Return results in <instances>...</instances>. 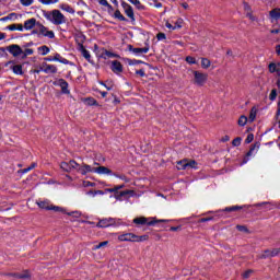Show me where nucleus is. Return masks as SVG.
<instances>
[{"label":"nucleus","mask_w":280,"mask_h":280,"mask_svg":"<svg viewBox=\"0 0 280 280\" xmlns=\"http://www.w3.org/2000/svg\"><path fill=\"white\" fill-rule=\"evenodd\" d=\"M250 275H253V270H247L243 273L244 279H248V277H250Z\"/></svg>","instance_id":"bf43d9fd"},{"label":"nucleus","mask_w":280,"mask_h":280,"mask_svg":"<svg viewBox=\"0 0 280 280\" xmlns=\"http://www.w3.org/2000/svg\"><path fill=\"white\" fill-rule=\"evenodd\" d=\"M37 206L39 209H46V211H51V201L44 200V201H37Z\"/></svg>","instance_id":"aec40b11"},{"label":"nucleus","mask_w":280,"mask_h":280,"mask_svg":"<svg viewBox=\"0 0 280 280\" xmlns=\"http://www.w3.org/2000/svg\"><path fill=\"white\" fill-rule=\"evenodd\" d=\"M100 4L104 5L105 8H108V10H113V5L108 3V0H100Z\"/></svg>","instance_id":"37998d69"},{"label":"nucleus","mask_w":280,"mask_h":280,"mask_svg":"<svg viewBox=\"0 0 280 280\" xmlns=\"http://www.w3.org/2000/svg\"><path fill=\"white\" fill-rule=\"evenodd\" d=\"M280 30L279 28H275L270 31V34H279Z\"/></svg>","instance_id":"69168bd1"},{"label":"nucleus","mask_w":280,"mask_h":280,"mask_svg":"<svg viewBox=\"0 0 280 280\" xmlns=\"http://www.w3.org/2000/svg\"><path fill=\"white\" fill-rule=\"evenodd\" d=\"M177 170H187V160L177 162Z\"/></svg>","instance_id":"473e14b6"},{"label":"nucleus","mask_w":280,"mask_h":280,"mask_svg":"<svg viewBox=\"0 0 280 280\" xmlns=\"http://www.w3.org/2000/svg\"><path fill=\"white\" fill-rule=\"evenodd\" d=\"M201 67L202 69H209V67H211V60L208 58H201Z\"/></svg>","instance_id":"cd10ccee"},{"label":"nucleus","mask_w":280,"mask_h":280,"mask_svg":"<svg viewBox=\"0 0 280 280\" xmlns=\"http://www.w3.org/2000/svg\"><path fill=\"white\" fill-rule=\"evenodd\" d=\"M156 38H158V40H165V38H167V36L165 35V33H159L156 35Z\"/></svg>","instance_id":"3c124183"},{"label":"nucleus","mask_w":280,"mask_h":280,"mask_svg":"<svg viewBox=\"0 0 280 280\" xmlns=\"http://www.w3.org/2000/svg\"><path fill=\"white\" fill-rule=\"evenodd\" d=\"M276 54H277L278 56H280V45H277V46H276Z\"/></svg>","instance_id":"338daca9"},{"label":"nucleus","mask_w":280,"mask_h":280,"mask_svg":"<svg viewBox=\"0 0 280 280\" xmlns=\"http://www.w3.org/2000/svg\"><path fill=\"white\" fill-rule=\"evenodd\" d=\"M58 85L60 86L61 89V92L65 94V95H69V83L67 81H65V79H59L58 81Z\"/></svg>","instance_id":"dca6fc26"},{"label":"nucleus","mask_w":280,"mask_h":280,"mask_svg":"<svg viewBox=\"0 0 280 280\" xmlns=\"http://www.w3.org/2000/svg\"><path fill=\"white\" fill-rule=\"evenodd\" d=\"M269 72L276 73L278 78H280V62H271L269 63Z\"/></svg>","instance_id":"f3484780"},{"label":"nucleus","mask_w":280,"mask_h":280,"mask_svg":"<svg viewBox=\"0 0 280 280\" xmlns=\"http://www.w3.org/2000/svg\"><path fill=\"white\" fill-rule=\"evenodd\" d=\"M259 152V143H255L249 151L247 152L246 156L243 160V165H245V163H248L250 156H255V154Z\"/></svg>","instance_id":"9b49d317"},{"label":"nucleus","mask_w":280,"mask_h":280,"mask_svg":"<svg viewBox=\"0 0 280 280\" xmlns=\"http://www.w3.org/2000/svg\"><path fill=\"white\" fill-rule=\"evenodd\" d=\"M114 19H118V21H126V16H124V14H121V11L116 10L114 12Z\"/></svg>","instance_id":"2f4dec72"},{"label":"nucleus","mask_w":280,"mask_h":280,"mask_svg":"<svg viewBox=\"0 0 280 280\" xmlns=\"http://www.w3.org/2000/svg\"><path fill=\"white\" fill-rule=\"evenodd\" d=\"M244 10H245L246 16H247V19H249V21H257V18L255 15H253V10L250 9V5L248 3H244Z\"/></svg>","instance_id":"a211bd4d"},{"label":"nucleus","mask_w":280,"mask_h":280,"mask_svg":"<svg viewBox=\"0 0 280 280\" xmlns=\"http://www.w3.org/2000/svg\"><path fill=\"white\" fill-rule=\"evenodd\" d=\"M197 165V163H196V161H187V170H196V166Z\"/></svg>","instance_id":"79ce46f5"},{"label":"nucleus","mask_w":280,"mask_h":280,"mask_svg":"<svg viewBox=\"0 0 280 280\" xmlns=\"http://www.w3.org/2000/svg\"><path fill=\"white\" fill-rule=\"evenodd\" d=\"M20 3L27 8L34 3V0H20Z\"/></svg>","instance_id":"a19ab883"},{"label":"nucleus","mask_w":280,"mask_h":280,"mask_svg":"<svg viewBox=\"0 0 280 280\" xmlns=\"http://www.w3.org/2000/svg\"><path fill=\"white\" fill-rule=\"evenodd\" d=\"M4 38H5V33L0 32V40H4Z\"/></svg>","instance_id":"774afa93"},{"label":"nucleus","mask_w":280,"mask_h":280,"mask_svg":"<svg viewBox=\"0 0 280 280\" xmlns=\"http://www.w3.org/2000/svg\"><path fill=\"white\" fill-rule=\"evenodd\" d=\"M269 100L271 101V102H275V100H277V91L273 89V90H271V93H270V95H269Z\"/></svg>","instance_id":"a18cd8bd"},{"label":"nucleus","mask_w":280,"mask_h":280,"mask_svg":"<svg viewBox=\"0 0 280 280\" xmlns=\"http://www.w3.org/2000/svg\"><path fill=\"white\" fill-rule=\"evenodd\" d=\"M112 71L113 73H116V75H119V73H122L124 66L118 60L112 61Z\"/></svg>","instance_id":"2eb2a0df"},{"label":"nucleus","mask_w":280,"mask_h":280,"mask_svg":"<svg viewBox=\"0 0 280 280\" xmlns=\"http://www.w3.org/2000/svg\"><path fill=\"white\" fill-rule=\"evenodd\" d=\"M82 56L83 58H85V60H88V62H91V52L86 49H82Z\"/></svg>","instance_id":"e433bc0d"},{"label":"nucleus","mask_w":280,"mask_h":280,"mask_svg":"<svg viewBox=\"0 0 280 280\" xmlns=\"http://www.w3.org/2000/svg\"><path fill=\"white\" fill-rule=\"evenodd\" d=\"M192 75H194L192 84H195L196 86H205V84H207V80L209 78L207 73H202L198 70H194Z\"/></svg>","instance_id":"7ed1b4c3"},{"label":"nucleus","mask_w":280,"mask_h":280,"mask_svg":"<svg viewBox=\"0 0 280 280\" xmlns=\"http://www.w3.org/2000/svg\"><path fill=\"white\" fill-rule=\"evenodd\" d=\"M7 50L9 51V54H11V56H13V58H19L23 56V48H21V46L16 45V44H12L10 45Z\"/></svg>","instance_id":"423d86ee"},{"label":"nucleus","mask_w":280,"mask_h":280,"mask_svg":"<svg viewBox=\"0 0 280 280\" xmlns=\"http://www.w3.org/2000/svg\"><path fill=\"white\" fill-rule=\"evenodd\" d=\"M94 174H100L101 176H113V171L106 166L94 167Z\"/></svg>","instance_id":"4468645a"},{"label":"nucleus","mask_w":280,"mask_h":280,"mask_svg":"<svg viewBox=\"0 0 280 280\" xmlns=\"http://www.w3.org/2000/svg\"><path fill=\"white\" fill-rule=\"evenodd\" d=\"M40 71L44 73H58V68L54 65H48L47 62L42 63Z\"/></svg>","instance_id":"ddd939ff"},{"label":"nucleus","mask_w":280,"mask_h":280,"mask_svg":"<svg viewBox=\"0 0 280 280\" xmlns=\"http://www.w3.org/2000/svg\"><path fill=\"white\" fill-rule=\"evenodd\" d=\"M148 235L139 236L133 233H125L118 236V242H147Z\"/></svg>","instance_id":"f03ea898"},{"label":"nucleus","mask_w":280,"mask_h":280,"mask_svg":"<svg viewBox=\"0 0 280 280\" xmlns=\"http://www.w3.org/2000/svg\"><path fill=\"white\" fill-rule=\"evenodd\" d=\"M37 27L39 30V36H45L46 38H56V34L54 31H49L45 25L37 23Z\"/></svg>","instance_id":"0eeeda50"},{"label":"nucleus","mask_w":280,"mask_h":280,"mask_svg":"<svg viewBox=\"0 0 280 280\" xmlns=\"http://www.w3.org/2000/svg\"><path fill=\"white\" fill-rule=\"evenodd\" d=\"M19 279H30V272L24 271L23 273L18 275Z\"/></svg>","instance_id":"49530a36"},{"label":"nucleus","mask_w":280,"mask_h":280,"mask_svg":"<svg viewBox=\"0 0 280 280\" xmlns=\"http://www.w3.org/2000/svg\"><path fill=\"white\" fill-rule=\"evenodd\" d=\"M45 60H46V62H55L54 57H51V56L46 57Z\"/></svg>","instance_id":"0e129e2a"},{"label":"nucleus","mask_w":280,"mask_h":280,"mask_svg":"<svg viewBox=\"0 0 280 280\" xmlns=\"http://www.w3.org/2000/svg\"><path fill=\"white\" fill-rule=\"evenodd\" d=\"M52 58L55 62H60L61 65H69V61L65 57L60 56V54H55Z\"/></svg>","instance_id":"393cba45"},{"label":"nucleus","mask_w":280,"mask_h":280,"mask_svg":"<svg viewBox=\"0 0 280 280\" xmlns=\"http://www.w3.org/2000/svg\"><path fill=\"white\" fill-rule=\"evenodd\" d=\"M237 231L248 233V229L245 225H236Z\"/></svg>","instance_id":"de8ad7c7"},{"label":"nucleus","mask_w":280,"mask_h":280,"mask_svg":"<svg viewBox=\"0 0 280 280\" xmlns=\"http://www.w3.org/2000/svg\"><path fill=\"white\" fill-rule=\"evenodd\" d=\"M232 145H234V148H238V145H242V138L237 137L232 141Z\"/></svg>","instance_id":"4c0bfd02"},{"label":"nucleus","mask_w":280,"mask_h":280,"mask_svg":"<svg viewBox=\"0 0 280 280\" xmlns=\"http://www.w3.org/2000/svg\"><path fill=\"white\" fill-rule=\"evenodd\" d=\"M43 5H54V3H58L59 0H38Z\"/></svg>","instance_id":"f704fd0d"},{"label":"nucleus","mask_w":280,"mask_h":280,"mask_svg":"<svg viewBox=\"0 0 280 280\" xmlns=\"http://www.w3.org/2000/svg\"><path fill=\"white\" fill-rule=\"evenodd\" d=\"M121 8L126 14V16H128V19H130V21L135 22V10L132 9V5H130L128 2L122 1L121 2Z\"/></svg>","instance_id":"39448f33"},{"label":"nucleus","mask_w":280,"mask_h":280,"mask_svg":"<svg viewBox=\"0 0 280 280\" xmlns=\"http://www.w3.org/2000/svg\"><path fill=\"white\" fill-rule=\"evenodd\" d=\"M130 51L136 56H142V54H148V51H150V46H145L143 48H130Z\"/></svg>","instance_id":"6ab92c4d"},{"label":"nucleus","mask_w":280,"mask_h":280,"mask_svg":"<svg viewBox=\"0 0 280 280\" xmlns=\"http://www.w3.org/2000/svg\"><path fill=\"white\" fill-rule=\"evenodd\" d=\"M133 224H148V218L145 217H140L133 219Z\"/></svg>","instance_id":"bb28decb"},{"label":"nucleus","mask_w":280,"mask_h":280,"mask_svg":"<svg viewBox=\"0 0 280 280\" xmlns=\"http://www.w3.org/2000/svg\"><path fill=\"white\" fill-rule=\"evenodd\" d=\"M68 215H71L72 218H82V212L72 211V212H69Z\"/></svg>","instance_id":"c03bdc74"},{"label":"nucleus","mask_w":280,"mask_h":280,"mask_svg":"<svg viewBox=\"0 0 280 280\" xmlns=\"http://www.w3.org/2000/svg\"><path fill=\"white\" fill-rule=\"evenodd\" d=\"M60 10H62L63 12H68V14H75V10L73 8H71V5L67 4V3H61L59 5Z\"/></svg>","instance_id":"4be33fe9"},{"label":"nucleus","mask_w":280,"mask_h":280,"mask_svg":"<svg viewBox=\"0 0 280 280\" xmlns=\"http://www.w3.org/2000/svg\"><path fill=\"white\" fill-rule=\"evenodd\" d=\"M137 75H140V78H145V70L140 69L136 71Z\"/></svg>","instance_id":"864d4df0"},{"label":"nucleus","mask_w":280,"mask_h":280,"mask_svg":"<svg viewBox=\"0 0 280 280\" xmlns=\"http://www.w3.org/2000/svg\"><path fill=\"white\" fill-rule=\"evenodd\" d=\"M104 246H108V241L101 242L100 244L95 245L92 250H100V248H104Z\"/></svg>","instance_id":"72a5a7b5"},{"label":"nucleus","mask_w":280,"mask_h":280,"mask_svg":"<svg viewBox=\"0 0 280 280\" xmlns=\"http://www.w3.org/2000/svg\"><path fill=\"white\" fill-rule=\"evenodd\" d=\"M238 209H242V208H240L238 206H233V207L225 208V211H237Z\"/></svg>","instance_id":"4d7b16f0"},{"label":"nucleus","mask_w":280,"mask_h":280,"mask_svg":"<svg viewBox=\"0 0 280 280\" xmlns=\"http://www.w3.org/2000/svg\"><path fill=\"white\" fill-rule=\"evenodd\" d=\"M77 171L79 172V174H82V176H86V174H95V167L83 163L81 166L79 165Z\"/></svg>","instance_id":"6e6552de"},{"label":"nucleus","mask_w":280,"mask_h":280,"mask_svg":"<svg viewBox=\"0 0 280 280\" xmlns=\"http://www.w3.org/2000/svg\"><path fill=\"white\" fill-rule=\"evenodd\" d=\"M269 16H270V19H272V21H279V19H280V9L276 8L273 10H271L269 12Z\"/></svg>","instance_id":"b1692460"},{"label":"nucleus","mask_w":280,"mask_h":280,"mask_svg":"<svg viewBox=\"0 0 280 280\" xmlns=\"http://www.w3.org/2000/svg\"><path fill=\"white\" fill-rule=\"evenodd\" d=\"M60 167L61 170H63V172H71V170H78V167H80V164L71 160L70 162H62L60 164Z\"/></svg>","instance_id":"9d476101"},{"label":"nucleus","mask_w":280,"mask_h":280,"mask_svg":"<svg viewBox=\"0 0 280 280\" xmlns=\"http://www.w3.org/2000/svg\"><path fill=\"white\" fill-rule=\"evenodd\" d=\"M33 55H34V49L25 48L24 50H22V60H25L27 56H33Z\"/></svg>","instance_id":"a878e982"},{"label":"nucleus","mask_w":280,"mask_h":280,"mask_svg":"<svg viewBox=\"0 0 280 280\" xmlns=\"http://www.w3.org/2000/svg\"><path fill=\"white\" fill-rule=\"evenodd\" d=\"M4 67H10L11 71H13V73L15 75H23V66L22 65H14V61H8Z\"/></svg>","instance_id":"1a4fd4ad"},{"label":"nucleus","mask_w":280,"mask_h":280,"mask_svg":"<svg viewBox=\"0 0 280 280\" xmlns=\"http://www.w3.org/2000/svg\"><path fill=\"white\" fill-rule=\"evenodd\" d=\"M238 126H246V124H248V117H246L245 115H242L240 118H238Z\"/></svg>","instance_id":"7c9ffc66"},{"label":"nucleus","mask_w":280,"mask_h":280,"mask_svg":"<svg viewBox=\"0 0 280 280\" xmlns=\"http://www.w3.org/2000/svg\"><path fill=\"white\" fill-rule=\"evenodd\" d=\"M105 89L107 91H113V81H107V84H105Z\"/></svg>","instance_id":"6e6d98bb"},{"label":"nucleus","mask_w":280,"mask_h":280,"mask_svg":"<svg viewBox=\"0 0 280 280\" xmlns=\"http://www.w3.org/2000/svg\"><path fill=\"white\" fill-rule=\"evenodd\" d=\"M38 23L39 22H37L36 19H34V18L26 20L23 25L24 31L26 30V32H30V31L34 30L35 27H38Z\"/></svg>","instance_id":"f8f14e48"},{"label":"nucleus","mask_w":280,"mask_h":280,"mask_svg":"<svg viewBox=\"0 0 280 280\" xmlns=\"http://www.w3.org/2000/svg\"><path fill=\"white\" fill-rule=\"evenodd\" d=\"M88 104L90 106H97V101H95V98H88Z\"/></svg>","instance_id":"603ef678"},{"label":"nucleus","mask_w":280,"mask_h":280,"mask_svg":"<svg viewBox=\"0 0 280 280\" xmlns=\"http://www.w3.org/2000/svg\"><path fill=\"white\" fill-rule=\"evenodd\" d=\"M127 1H129V3L135 5L138 10H141L143 8V5H141V1L139 0H127Z\"/></svg>","instance_id":"c9c22d12"},{"label":"nucleus","mask_w":280,"mask_h":280,"mask_svg":"<svg viewBox=\"0 0 280 280\" xmlns=\"http://www.w3.org/2000/svg\"><path fill=\"white\" fill-rule=\"evenodd\" d=\"M7 30H9L10 32H24L23 24H11L7 26Z\"/></svg>","instance_id":"5701e85b"},{"label":"nucleus","mask_w":280,"mask_h":280,"mask_svg":"<svg viewBox=\"0 0 280 280\" xmlns=\"http://www.w3.org/2000/svg\"><path fill=\"white\" fill-rule=\"evenodd\" d=\"M256 117H257V108L253 107L250 109L248 119H249L250 122H253V121H255Z\"/></svg>","instance_id":"c756f323"},{"label":"nucleus","mask_w":280,"mask_h":280,"mask_svg":"<svg viewBox=\"0 0 280 280\" xmlns=\"http://www.w3.org/2000/svg\"><path fill=\"white\" fill-rule=\"evenodd\" d=\"M254 139H255V136L253 133H249L245 140V143H253Z\"/></svg>","instance_id":"09e8293b"},{"label":"nucleus","mask_w":280,"mask_h":280,"mask_svg":"<svg viewBox=\"0 0 280 280\" xmlns=\"http://www.w3.org/2000/svg\"><path fill=\"white\" fill-rule=\"evenodd\" d=\"M105 191L103 190H95L93 194V198H95V196H104Z\"/></svg>","instance_id":"13d9d810"},{"label":"nucleus","mask_w":280,"mask_h":280,"mask_svg":"<svg viewBox=\"0 0 280 280\" xmlns=\"http://www.w3.org/2000/svg\"><path fill=\"white\" fill-rule=\"evenodd\" d=\"M50 211H65V209L58 206H50Z\"/></svg>","instance_id":"5fc2aeb1"},{"label":"nucleus","mask_w":280,"mask_h":280,"mask_svg":"<svg viewBox=\"0 0 280 280\" xmlns=\"http://www.w3.org/2000/svg\"><path fill=\"white\" fill-rule=\"evenodd\" d=\"M129 194H133L132 190H122V191H119L117 195L114 196V198L116 200H124V198H126L127 196H129Z\"/></svg>","instance_id":"412c9836"},{"label":"nucleus","mask_w":280,"mask_h":280,"mask_svg":"<svg viewBox=\"0 0 280 280\" xmlns=\"http://www.w3.org/2000/svg\"><path fill=\"white\" fill-rule=\"evenodd\" d=\"M166 27L167 30H176V27H174L170 22H166Z\"/></svg>","instance_id":"e2e57ef3"},{"label":"nucleus","mask_w":280,"mask_h":280,"mask_svg":"<svg viewBox=\"0 0 280 280\" xmlns=\"http://www.w3.org/2000/svg\"><path fill=\"white\" fill-rule=\"evenodd\" d=\"M31 34H32L33 36H34V35L40 36L39 28L37 27V28L33 30Z\"/></svg>","instance_id":"052dcab7"},{"label":"nucleus","mask_w":280,"mask_h":280,"mask_svg":"<svg viewBox=\"0 0 280 280\" xmlns=\"http://www.w3.org/2000/svg\"><path fill=\"white\" fill-rule=\"evenodd\" d=\"M9 21H14L18 19L16 13H10L9 15L5 16Z\"/></svg>","instance_id":"8fccbe9b"},{"label":"nucleus","mask_w":280,"mask_h":280,"mask_svg":"<svg viewBox=\"0 0 280 280\" xmlns=\"http://www.w3.org/2000/svg\"><path fill=\"white\" fill-rule=\"evenodd\" d=\"M44 19L52 23V25H65V23H67L65 14L57 9L44 12Z\"/></svg>","instance_id":"f257e3e1"},{"label":"nucleus","mask_w":280,"mask_h":280,"mask_svg":"<svg viewBox=\"0 0 280 280\" xmlns=\"http://www.w3.org/2000/svg\"><path fill=\"white\" fill-rule=\"evenodd\" d=\"M37 50L39 51V54L42 56H47V54H49V51H50L49 47H47V46L38 47Z\"/></svg>","instance_id":"c85d7f7f"},{"label":"nucleus","mask_w":280,"mask_h":280,"mask_svg":"<svg viewBox=\"0 0 280 280\" xmlns=\"http://www.w3.org/2000/svg\"><path fill=\"white\" fill-rule=\"evenodd\" d=\"M186 62H188V65H197L198 63L196 58H194L191 56L186 57Z\"/></svg>","instance_id":"ea45409f"},{"label":"nucleus","mask_w":280,"mask_h":280,"mask_svg":"<svg viewBox=\"0 0 280 280\" xmlns=\"http://www.w3.org/2000/svg\"><path fill=\"white\" fill-rule=\"evenodd\" d=\"M112 194H114V196H117V194H119V190H118L117 186H114L112 188Z\"/></svg>","instance_id":"680f3d73"},{"label":"nucleus","mask_w":280,"mask_h":280,"mask_svg":"<svg viewBox=\"0 0 280 280\" xmlns=\"http://www.w3.org/2000/svg\"><path fill=\"white\" fill-rule=\"evenodd\" d=\"M117 219L107 218V219H101L96 226L97 229H108V226H116Z\"/></svg>","instance_id":"20e7f679"},{"label":"nucleus","mask_w":280,"mask_h":280,"mask_svg":"<svg viewBox=\"0 0 280 280\" xmlns=\"http://www.w3.org/2000/svg\"><path fill=\"white\" fill-rule=\"evenodd\" d=\"M156 222H170V220H166V219L152 220V221H149L147 224H148V226H152V225L156 224Z\"/></svg>","instance_id":"58836bf2"}]
</instances>
